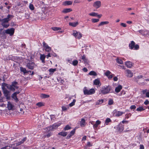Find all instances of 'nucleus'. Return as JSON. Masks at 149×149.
<instances>
[{"label": "nucleus", "instance_id": "obj_20", "mask_svg": "<svg viewBox=\"0 0 149 149\" xmlns=\"http://www.w3.org/2000/svg\"><path fill=\"white\" fill-rule=\"evenodd\" d=\"M6 87L8 89H9L10 85L5 83H3L2 85V89L3 90V88H6Z\"/></svg>", "mask_w": 149, "mask_h": 149}, {"label": "nucleus", "instance_id": "obj_43", "mask_svg": "<svg viewBox=\"0 0 149 149\" xmlns=\"http://www.w3.org/2000/svg\"><path fill=\"white\" fill-rule=\"evenodd\" d=\"M36 105L39 107H40L44 106V104H43V103L41 102H40L37 103L36 104Z\"/></svg>", "mask_w": 149, "mask_h": 149}, {"label": "nucleus", "instance_id": "obj_57", "mask_svg": "<svg viewBox=\"0 0 149 149\" xmlns=\"http://www.w3.org/2000/svg\"><path fill=\"white\" fill-rule=\"evenodd\" d=\"M114 75L113 74H112L109 75L108 77V78L109 79H111L113 77Z\"/></svg>", "mask_w": 149, "mask_h": 149}, {"label": "nucleus", "instance_id": "obj_4", "mask_svg": "<svg viewBox=\"0 0 149 149\" xmlns=\"http://www.w3.org/2000/svg\"><path fill=\"white\" fill-rule=\"evenodd\" d=\"M129 46L130 49H131L137 50L139 48V45L137 44L135 45V43L133 41L131 42V43L129 44Z\"/></svg>", "mask_w": 149, "mask_h": 149}, {"label": "nucleus", "instance_id": "obj_2", "mask_svg": "<svg viewBox=\"0 0 149 149\" xmlns=\"http://www.w3.org/2000/svg\"><path fill=\"white\" fill-rule=\"evenodd\" d=\"M84 94L85 95H91L95 93V90L93 88H91L90 90L87 89L86 87H85L83 89Z\"/></svg>", "mask_w": 149, "mask_h": 149}, {"label": "nucleus", "instance_id": "obj_47", "mask_svg": "<svg viewBox=\"0 0 149 149\" xmlns=\"http://www.w3.org/2000/svg\"><path fill=\"white\" fill-rule=\"evenodd\" d=\"M81 59L85 62H86L87 61V59L86 58L85 55H84L82 56Z\"/></svg>", "mask_w": 149, "mask_h": 149}, {"label": "nucleus", "instance_id": "obj_56", "mask_svg": "<svg viewBox=\"0 0 149 149\" xmlns=\"http://www.w3.org/2000/svg\"><path fill=\"white\" fill-rule=\"evenodd\" d=\"M11 17H13V16L12 15L9 14L7 15V17L6 18L8 20H10L9 19V18Z\"/></svg>", "mask_w": 149, "mask_h": 149}, {"label": "nucleus", "instance_id": "obj_61", "mask_svg": "<svg viewBox=\"0 0 149 149\" xmlns=\"http://www.w3.org/2000/svg\"><path fill=\"white\" fill-rule=\"evenodd\" d=\"M147 89H145V90H143L142 91V92L143 94H146V93L147 92Z\"/></svg>", "mask_w": 149, "mask_h": 149}, {"label": "nucleus", "instance_id": "obj_9", "mask_svg": "<svg viewBox=\"0 0 149 149\" xmlns=\"http://www.w3.org/2000/svg\"><path fill=\"white\" fill-rule=\"evenodd\" d=\"M35 65V64L33 62L30 61L27 64L26 66L29 69L33 70L34 68Z\"/></svg>", "mask_w": 149, "mask_h": 149}, {"label": "nucleus", "instance_id": "obj_60", "mask_svg": "<svg viewBox=\"0 0 149 149\" xmlns=\"http://www.w3.org/2000/svg\"><path fill=\"white\" fill-rule=\"evenodd\" d=\"M51 134L52 133L51 132H49L46 135L47 137H50L51 136Z\"/></svg>", "mask_w": 149, "mask_h": 149}, {"label": "nucleus", "instance_id": "obj_51", "mask_svg": "<svg viewBox=\"0 0 149 149\" xmlns=\"http://www.w3.org/2000/svg\"><path fill=\"white\" fill-rule=\"evenodd\" d=\"M111 73V72L109 70H107L105 73V75L108 77Z\"/></svg>", "mask_w": 149, "mask_h": 149}, {"label": "nucleus", "instance_id": "obj_50", "mask_svg": "<svg viewBox=\"0 0 149 149\" xmlns=\"http://www.w3.org/2000/svg\"><path fill=\"white\" fill-rule=\"evenodd\" d=\"M99 21V19H92V22L93 23H96L98 22Z\"/></svg>", "mask_w": 149, "mask_h": 149}, {"label": "nucleus", "instance_id": "obj_59", "mask_svg": "<svg viewBox=\"0 0 149 149\" xmlns=\"http://www.w3.org/2000/svg\"><path fill=\"white\" fill-rule=\"evenodd\" d=\"M120 25L121 26L123 27H125L127 26V25L125 23H121L120 24Z\"/></svg>", "mask_w": 149, "mask_h": 149}, {"label": "nucleus", "instance_id": "obj_34", "mask_svg": "<svg viewBox=\"0 0 149 149\" xmlns=\"http://www.w3.org/2000/svg\"><path fill=\"white\" fill-rule=\"evenodd\" d=\"M117 63L120 64H123V61L121 59L117 58L116 59Z\"/></svg>", "mask_w": 149, "mask_h": 149}, {"label": "nucleus", "instance_id": "obj_41", "mask_svg": "<svg viewBox=\"0 0 149 149\" xmlns=\"http://www.w3.org/2000/svg\"><path fill=\"white\" fill-rule=\"evenodd\" d=\"M89 15L91 16L96 17L97 15V13L95 12H92L89 13Z\"/></svg>", "mask_w": 149, "mask_h": 149}, {"label": "nucleus", "instance_id": "obj_35", "mask_svg": "<svg viewBox=\"0 0 149 149\" xmlns=\"http://www.w3.org/2000/svg\"><path fill=\"white\" fill-rule=\"evenodd\" d=\"M12 97L15 100L16 102L18 101L19 100L17 97V95H14L13 94L12 95Z\"/></svg>", "mask_w": 149, "mask_h": 149}, {"label": "nucleus", "instance_id": "obj_5", "mask_svg": "<svg viewBox=\"0 0 149 149\" xmlns=\"http://www.w3.org/2000/svg\"><path fill=\"white\" fill-rule=\"evenodd\" d=\"M114 128L116 130V132L119 133L122 132L124 129V125H122L121 123L116 126Z\"/></svg>", "mask_w": 149, "mask_h": 149}, {"label": "nucleus", "instance_id": "obj_14", "mask_svg": "<svg viewBox=\"0 0 149 149\" xmlns=\"http://www.w3.org/2000/svg\"><path fill=\"white\" fill-rule=\"evenodd\" d=\"M7 106V107L9 110H12L14 107V105L10 101L8 102Z\"/></svg>", "mask_w": 149, "mask_h": 149}, {"label": "nucleus", "instance_id": "obj_11", "mask_svg": "<svg viewBox=\"0 0 149 149\" xmlns=\"http://www.w3.org/2000/svg\"><path fill=\"white\" fill-rule=\"evenodd\" d=\"M73 35L74 36L75 38L78 39H80L82 36L81 33L79 32H77L76 31L74 32L73 33Z\"/></svg>", "mask_w": 149, "mask_h": 149}, {"label": "nucleus", "instance_id": "obj_38", "mask_svg": "<svg viewBox=\"0 0 149 149\" xmlns=\"http://www.w3.org/2000/svg\"><path fill=\"white\" fill-rule=\"evenodd\" d=\"M2 26L5 28H8L10 25L9 24H6V23H1Z\"/></svg>", "mask_w": 149, "mask_h": 149}, {"label": "nucleus", "instance_id": "obj_54", "mask_svg": "<svg viewBox=\"0 0 149 149\" xmlns=\"http://www.w3.org/2000/svg\"><path fill=\"white\" fill-rule=\"evenodd\" d=\"M23 143V141H20L18 142V143H16V145L17 146H19Z\"/></svg>", "mask_w": 149, "mask_h": 149}, {"label": "nucleus", "instance_id": "obj_64", "mask_svg": "<svg viewBox=\"0 0 149 149\" xmlns=\"http://www.w3.org/2000/svg\"><path fill=\"white\" fill-rule=\"evenodd\" d=\"M83 71L85 72H86L88 71V69L85 67L83 69Z\"/></svg>", "mask_w": 149, "mask_h": 149}, {"label": "nucleus", "instance_id": "obj_63", "mask_svg": "<svg viewBox=\"0 0 149 149\" xmlns=\"http://www.w3.org/2000/svg\"><path fill=\"white\" fill-rule=\"evenodd\" d=\"M140 149H144V147L143 145H140Z\"/></svg>", "mask_w": 149, "mask_h": 149}, {"label": "nucleus", "instance_id": "obj_31", "mask_svg": "<svg viewBox=\"0 0 149 149\" xmlns=\"http://www.w3.org/2000/svg\"><path fill=\"white\" fill-rule=\"evenodd\" d=\"M109 23L108 21L102 22L98 25V26H101L105 24H108Z\"/></svg>", "mask_w": 149, "mask_h": 149}, {"label": "nucleus", "instance_id": "obj_19", "mask_svg": "<svg viewBox=\"0 0 149 149\" xmlns=\"http://www.w3.org/2000/svg\"><path fill=\"white\" fill-rule=\"evenodd\" d=\"M126 71L127 74V76L129 77H132L133 75V73L130 70H127Z\"/></svg>", "mask_w": 149, "mask_h": 149}, {"label": "nucleus", "instance_id": "obj_28", "mask_svg": "<svg viewBox=\"0 0 149 149\" xmlns=\"http://www.w3.org/2000/svg\"><path fill=\"white\" fill-rule=\"evenodd\" d=\"M40 97L42 98H46L49 97V95L45 94H42L40 95Z\"/></svg>", "mask_w": 149, "mask_h": 149}, {"label": "nucleus", "instance_id": "obj_30", "mask_svg": "<svg viewBox=\"0 0 149 149\" xmlns=\"http://www.w3.org/2000/svg\"><path fill=\"white\" fill-rule=\"evenodd\" d=\"M67 133L66 132H59L58 134L63 136H65L67 135Z\"/></svg>", "mask_w": 149, "mask_h": 149}, {"label": "nucleus", "instance_id": "obj_16", "mask_svg": "<svg viewBox=\"0 0 149 149\" xmlns=\"http://www.w3.org/2000/svg\"><path fill=\"white\" fill-rule=\"evenodd\" d=\"M122 86L121 85H119L118 87L116 88L115 91L117 93L119 92L122 89Z\"/></svg>", "mask_w": 149, "mask_h": 149}, {"label": "nucleus", "instance_id": "obj_18", "mask_svg": "<svg viewBox=\"0 0 149 149\" xmlns=\"http://www.w3.org/2000/svg\"><path fill=\"white\" fill-rule=\"evenodd\" d=\"M86 125V121L84 119L82 118L80 121V125L81 127H84Z\"/></svg>", "mask_w": 149, "mask_h": 149}, {"label": "nucleus", "instance_id": "obj_7", "mask_svg": "<svg viewBox=\"0 0 149 149\" xmlns=\"http://www.w3.org/2000/svg\"><path fill=\"white\" fill-rule=\"evenodd\" d=\"M61 125V123H55L52 126H50L48 127L49 130L50 131H52L56 129Z\"/></svg>", "mask_w": 149, "mask_h": 149}, {"label": "nucleus", "instance_id": "obj_27", "mask_svg": "<svg viewBox=\"0 0 149 149\" xmlns=\"http://www.w3.org/2000/svg\"><path fill=\"white\" fill-rule=\"evenodd\" d=\"M20 70L21 72H23L24 74L28 73L29 72V71H27L25 68H23L22 67H20Z\"/></svg>", "mask_w": 149, "mask_h": 149}, {"label": "nucleus", "instance_id": "obj_1", "mask_svg": "<svg viewBox=\"0 0 149 149\" xmlns=\"http://www.w3.org/2000/svg\"><path fill=\"white\" fill-rule=\"evenodd\" d=\"M111 88V86L109 85L104 86L100 89L101 93L104 95L109 93Z\"/></svg>", "mask_w": 149, "mask_h": 149}, {"label": "nucleus", "instance_id": "obj_62", "mask_svg": "<svg viewBox=\"0 0 149 149\" xmlns=\"http://www.w3.org/2000/svg\"><path fill=\"white\" fill-rule=\"evenodd\" d=\"M87 145V146L89 147L91 146H92L90 142H88Z\"/></svg>", "mask_w": 149, "mask_h": 149}, {"label": "nucleus", "instance_id": "obj_15", "mask_svg": "<svg viewBox=\"0 0 149 149\" xmlns=\"http://www.w3.org/2000/svg\"><path fill=\"white\" fill-rule=\"evenodd\" d=\"M75 131V129H74L73 130L71 131L70 133L67 136V139H70L72 136L74 134Z\"/></svg>", "mask_w": 149, "mask_h": 149}, {"label": "nucleus", "instance_id": "obj_52", "mask_svg": "<svg viewBox=\"0 0 149 149\" xmlns=\"http://www.w3.org/2000/svg\"><path fill=\"white\" fill-rule=\"evenodd\" d=\"M78 63V61L77 60H74V61L72 62V64L74 66H76V65Z\"/></svg>", "mask_w": 149, "mask_h": 149}, {"label": "nucleus", "instance_id": "obj_49", "mask_svg": "<svg viewBox=\"0 0 149 149\" xmlns=\"http://www.w3.org/2000/svg\"><path fill=\"white\" fill-rule=\"evenodd\" d=\"M131 116V114L130 113L126 114L125 115V119L129 118Z\"/></svg>", "mask_w": 149, "mask_h": 149}, {"label": "nucleus", "instance_id": "obj_42", "mask_svg": "<svg viewBox=\"0 0 149 149\" xmlns=\"http://www.w3.org/2000/svg\"><path fill=\"white\" fill-rule=\"evenodd\" d=\"M52 29L54 31H57L61 29L60 28L56 27H52Z\"/></svg>", "mask_w": 149, "mask_h": 149}, {"label": "nucleus", "instance_id": "obj_48", "mask_svg": "<svg viewBox=\"0 0 149 149\" xmlns=\"http://www.w3.org/2000/svg\"><path fill=\"white\" fill-rule=\"evenodd\" d=\"M69 108V107H66L65 106H63L62 107V111H65Z\"/></svg>", "mask_w": 149, "mask_h": 149}, {"label": "nucleus", "instance_id": "obj_29", "mask_svg": "<svg viewBox=\"0 0 149 149\" xmlns=\"http://www.w3.org/2000/svg\"><path fill=\"white\" fill-rule=\"evenodd\" d=\"M88 74L91 76H96L97 75V73L94 71H90Z\"/></svg>", "mask_w": 149, "mask_h": 149}, {"label": "nucleus", "instance_id": "obj_26", "mask_svg": "<svg viewBox=\"0 0 149 149\" xmlns=\"http://www.w3.org/2000/svg\"><path fill=\"white\" fill-rule=\"evenodd\" d=\"M72 10L70 8H66L64 9L62 11V12L65 13H66L71 11Z\"/></svg>", "mask_w": 149, "mask_h": 149}, {"label": "nucleus", "instance_id": "obj_24", "mask_svg": "<svg viewBox=\"0 0 149 149\" xmlns=\"http://www.w3.org/2000/svg\"><path fill=\"white\" fill-rule=\"evenodd\" d=\"M78 24V23L77 22H70L69 25L73 27H75L77 26Z\"/></svg>", "mask_w": 149, "mask_h": 149}, {"label": "nucleus", "instance_id": "obj_32", "mask_svg": "<svg viewBox=\"0 0 149 149\" xmlns=\"http://www.w3.org/2000/svg\"><path fill=\"white\" fill-rule=\"evenodd\" d=\"M72 1H66L64 2V4L65 5H69L72 4Z\"/></svg>", "mask_w": 149, "mask_h": 149}, {"label": "nucleus", "instance_id": "obj_12", "mask_svg": "<svg viewBox=\"0 0 149 149\" xmlns=\"http://www.w3.org/2000/svg\"><path fill=\"white\" fill-rule=\"evenodd\" d=\"M114 115L116 117H119L121 116L124 113V112L119 111H117L115 109L113 111Z\"/></svg>", "mask_w": 149, "mask_h": 149}, {"label": "nucleus", "instance_id": "obj_13", "mask_svg": "<svg viewBox=\"0 0 149 149\" xmlns=\"http://www.w3.org/2000/svg\"><path fill=\"white\" fill-rule=\"evenodd\" d=\"M101 6V2L100 1H97L94 2L93 6L96 9L99 8Z\"/></svg>", "mask_w": 149, "mask_h": 149}, {"label": "nucleus", "instance_id": "obj_8", "mask_svg": "<svg viewBox=\"0 0 149 149\" xmlns=\"http://www.w3.org/2000/svg\"><path fill=\"white\" fill-rule=\"evenodd\" d=\"M15 32V29L13 28H11L4 31L3 33L9 34L10 36H12L14 34Z\"/></svg>", "mask_w": 149, "mask_h": 149}, {"label": "nucleus", "instance_id": "obj_6", "mask_svg": "<svg viewBox=\"0 0 149 149\" xmlns=\"http://www.w3.org/2000/svg\"><path fill=\"white\" fill-rule=\"evenodd\" d=\"M3 91L4 96L8 100L10 99V91L8 90L6 88H3Z\"/></svg>", "mask_w": 149, "mask_h": 149}, {"label": "nucleus", "instance_id": "obj_46", "mask_svg": "<svg viewBox=\"0 0 149 149\" xmlns=\"http://www.w3.org/2000/svg\"><path fill=\"white\" fill-rule=\"evenodd\" d=\"M10 20H8L6 18H5L1 20V21H2V23H4L8 22Z\"/></svg>", "mask_w": 149, "mask_h": 149}, {"label": "nucleus", "instance_id": "obj_23", "mask_svg": "<svg viewBox=\"0 0 149 149\" xmlns=\"http://www.w3.org/2000/svg\"><path fill=\"white\" fill-rule=\"evenodd\" d=\"M125 65L128 68H131L132 66V63L129 61L126 62Z\"/></svg>", "mask_w": 149, "mask_h": 149}, {"label": "nucleus", "instance_id": "obj_58", "mask_svg": "<svg viewBox=\"0 0 149 149\" xmlns=\"http://www.w3.org/2000/svg\"><path fill=\"white\" fill-rule=\"evenodd\" d=\"M149 102L148 100H145V101L144 102V104L146 105H147L149 104Z\"/></svg>", "mask_w": 149, "mask_h": 149}, {"label": "nucleus", "instance_id": "obj_17", "mask_svg": "<svg viewBox=\"0 0 149 149\" xmlns=\"http://www.w3.org/2000/svg\"><path fill=\"white\" fill-rule=\"evenodd\" d=\"M101 122L99 120H97L95 124L93 125V127L95 129L97 127L98 125L100 124Z\"/></svg>", "mask_w": 149, "mask_h": 149}, {"label": "nucleus", "instance_id": "obj_55", "mask_svg": "<svg viewBox=\"0 0 149 149\" xmlns=\"http://www.w3.org/2000/svg\"><path fill=\"white\" fill-rule=\"evenodd\" d=\"M11 17H13V16L12 15L9 14L7 15V17L6 18L8 20H10L9 19V18Z\"/></svg>", "mask_w": 149, "mask_h": 149}, {"label": "nucleus", "instance_id": "obj_33", "mask_svg": "<svg viewBox=\"0 0 149 149\" xmlns=\"http://www.w3.org/2000/svg\"><path fill=\"white\" fill-rule=\"evenodd\" d=\"M145 110L142 106H139L136 109V111H141Z\"/></svg>", "mask_w": 149, "mask_h": 149}, {"label": "nucleus", "instance_id": "obj_10", "mask_svg": "<svg viewBox=\"0 0 149 149\" xmlns=\"http://www.w3.org/2000/svg\"><path fill=\"white\" fill-rule=\"evenodd\" d=\"M42 44L46 52H49L51 51V48L50 47H49L48 45L44 41L43 42Z\"/></svg>", "mask_w": 149, "mask_h": 149}, {"label": "nucleus", "instance_id": "obj_40", "mask_svg": "<svg viewBox=\"0 0 149 149\" xmlns=\"http://www.w3.org/2000/svg\"><path fill=\"white\" fill-rule=\"evenodd\" d=\"M103 102V100L102 99L99 100L96 103V105H98L102 104Z\"/></svg>", "mask_w": 149, "mask_h": 149}, {"label": "nucleus", "instance_id": "obj_44", "mask_svg": "<svg viewBox=\"0 0 149 149\" xmlns=\"http://www.w3.org/2000/svg\"><path fill=\"white\" fill-rule=\"evenodd\" d=\"M29 8L30 9L32 10H33L34 9V7L33 4L30 3L29 5Z\"/></svg>", "mask_w": 149, "mask_h": 149}, {"label": "nucleus", "instance_id": "obj_37", "mask_svg": "<svg viewBox=\"0 0 149 149\" xmlns=\"http://www.w3.org/2000/svg\"><path fill=\"white\" fill-rule=\"evenodd\" d=\"M76 101V100L75 99L73 100V101L69 104V106L70 107H72L74 105Z\"/></svg>", "mask_w": 149, "mask_h": 149}, {"label": "nucleus", "instance_id": "obj_3", "mask_svg": "<svg viewBox=\"0 0 149 149\" xmlns=\"http://www.w3.org/2000/svg\"><path fill=\"white\" fill-rule=\"evenodd\" d=\"M18 84L17 82L15 81L12 82L11 84L10 85L9 90L13 92L15 91L16 89H17L19 88V86H17Z\"/></svg>", "mask_w": 149, "mask_h": 149}, {"label": "nucleus", "instance_id": "obj_45", "mask_svg": "<svg viewBox=\"0 0 149 149\" xmlns=\"http://www.w3.org/2000/svg\"><path fill=\"white\" fill-rule=\"evenodd\" d=\"M56 71V69L51 68L49 70L50 74H52Z\"/></svg>", "mask_w": 149, "mask_h": 149}, {"label": "nucleus", "instance_id": "obj_39", "mask_svg": "<svg viewBox=\"0 0 149 149\" xmlns=\"http://www.w3.org/2000/svg\"><path fill=\"white\" fill-rule=\"evenodd\" d=\"M113 100L112 99H110L109 100L108 102V104L109 105H111L113 104Z\"/></svg>", "mask_w": 149, "mask_h": 149}, {"label": "nucleus", "instance_id": "obj_25", "mask_svg": "<svg viewBox=\"0 0 149 149\" xmlns=\"http://www.w3.org/2000/svg\"><path fill=\"white\" fill-rule=\"evenodd\" d=\"M111 122V119L109 118H107L105 121L104 123V125H109V122Z\"/></svg>", "mask_w": 149, "mask_h": 149}, {"label": "nucleus", "instance_id": "obj_36", "mask_svg": "<svg viewBox=\"0 0 149 149\" xmlns=\"http://www.w3.org/2000/svg\"><path fill=\"white\" fill-rule=\"evenodd\" d=\"M71 128V127L69 125H66L65 127L64 128L63 130H68Z\"/></svg>", "mask_w": 149, "mask_h": 149}, {"label": "nucleus", "instance_id": "obj_22", "mask_svg": "<svg viewBox=\"0 0 149 149\" xmlns=\"http://www.w3.org/2000/svg\"><path fill=\"white\" fill-rule=\"evenodd\" d=\"M45 56L44 54H40V59L42 61V63H45Z\"/></svg>", "mask_w": 149, "mask_h": 149}, {"label": "nucleus", "instance_id": "obj_21", "mask_svg": "<svg viewBox=\"0 0 149 149\" xmlns=\"http://www.w3.org/2000/svg\"><path fill=\"white\" fill-rule=\"evenodd\" d=\"M94 84L95 85H99L100 83V81L99 79H95L93 82Z\"/></svg>", "mask_w": 149, "mask_h": 149}, {"label": "nucleus", "instance_id": "obj_53", "mask_svg": "<svg viewBox=\"0 0 149 149\" xmlns=\"http://www.w3.org/2000/svg\"><path fill=\"white\" fill-rule=\"evenodd\" d=\"M136 108V107L135 105H132L130 106V108L131 109H134Z\"/></svg>", "mask_w": 149, "mask_h": 149}]
</instances>
